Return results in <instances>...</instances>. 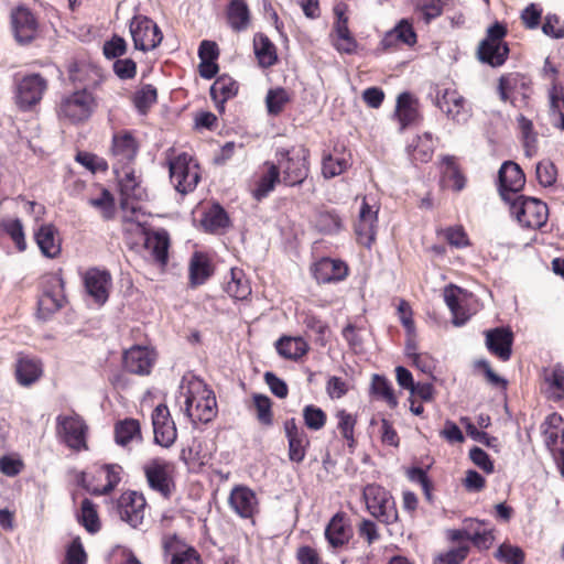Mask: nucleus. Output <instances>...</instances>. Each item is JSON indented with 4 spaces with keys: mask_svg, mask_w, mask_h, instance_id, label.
I'll return each instance as SVG.
<instances>
[{
    "mask_svg": "<svg viewBox=\"0 0 564 564\" xmlns=\"http://www.w3.org/2000/svg\"><path fill=\"white\" fill-rule=\"evenodd\" d=\"M290 100V94L285 88L275 87L269 89L265 96V106L269 116H279Z\"/></svg>",
    "mask_w": 564,
    "mask_h": 564,
    "instance_id": "44",
    "label": "nucleus"
},
{
    "mask_svg": "<svg viewBox=\"0 0 564 564\" xmlns=\"http://www.w3.org/2000/svg\"><path fill=\"white\" fill-rule=\"evenodd\" d=\"M79 521L90 533H95L100 529L97 511L94 503L87 498L82 501Z\"/></svg>",
    "mask_w": 564,
    "mask_h": 564,
    "instance_id": "50",
    "label": "nucleus"
},
{
    "mask_svg": "<svg viewBox=\"0 0 564 564\" xmlns=\"http://www.w3.org/2000/svg\"><path fill=\"white\" fill-rule=\"evenodd\" d=\"M88 204L95 208H98L101 212L102 217L107 220L115 216V198L107 188H102L99 197L89 198Z\"/></svg>",
    "mask_w": 564,
    "mask_h": 564,
    "instance_id": "52",
    "label": "nucleus"
},
{
    "mask_svg": "<svg viewBox=\"0 0 564 564\" xmlns=\"http://www.w3.org/2000/svg\"><path fill=\"white\" fill-rule=\"evenodd\" d=\"M462 289L456 285H448L444 289V301L453 315V324L463 326L468 321V315L462 311L459 293Z\"/></svg>",
    "mask_w": 564,
    "mask_h": 564,
    "instance_id": "40",
    "label": "nucleus"
},
{
    "mask_svg": "<svg viewBox=\"0 0 564 564\" xmlns=\"http://www.w3.org/2000/svg\"><path fill=\"white\" fill-rule=\"evenodd\" d=\"M315 227L324 235H334L340 231L343 223L336 210H321L316 215Z\"/></svg>",
    "mask_w": 564,
    "mask_h": 564,
    "instance_id": "43",
    "label": "nucleus"
},
{
    "mask_svg": "<svg viewBox=\"0 0 564 564\" xmlns=\"http://www.w3.org/2000/svg\"><path fill=\"white\" fill-rule=\"evenodd\" d=\"M230 28L237 32L246 30L250 23V10L245 0H231L227 8Z\"/></svg>",
    "mask_w": 564,
    "mask_h": 564,
    "instance_id": "36",
    "label": "nucleus"
},
{
    "mask_svg": "<svg viewBox=\"0 0 564 564\" xmlns=\"http://www.w3.org/2000/svg\"><path fill=\"white\" fill-rule=\"evenodd\" d=\"M228 502L234 512L243 519H252L259 511L257 495L247 486L234 487Z\"/></svg>",
    "mask_w": 564,
    "mask_h": 564,
    "instance_id": "18",
    "label": "nucleus"
},
{
    "mask_svg": "<svg viewBox=\"0 0 564 564\" xmlns=\"http://www.w3.org/2000/svg\"><path fill=\"white\" fill-rule=\"evenodd\" d=\"M310 151L304 147L293 148L292 150L280 149L275 156L282 181L288 186L301 185L308 175L307 158Z\"/></svg>",
    "mask_w": 564,
    "mask_h": 564,
    "instance_id": "2",
    "label": "nucleus"
},
{
    "mask_svg": "<svg viewBox=\"0 0 564 564\" xmlns=\"http://www.w3.org/2000/svg\"><path fill=\"white\" fill-rule=\"evenodd\" d=\"M542 32L549 37L561 40L564 37V23L558 15L547 13L542 23Z\"/></svg>",
    "mask_w": 564,
    "mask_h": 564,
    "instance_id": "59",
    "label": "nucleus"
},
{
    "mask_svg": "<svg viewBox=\"0 0 564 564\" xmlns=\"http://www.w3.org/2000/svg\"><path fill=\"white\" fill-rule=\"evenodd\" d=\"M176 403L191 423H212L217 413L214 392L198 379L180 387Z\"/></svg>",
    "mask_w": 564,
    "mask_h": 564,
    "instance_id": "1",
    "label": "nucleus"
},
{
    "mask_svg": "<svg viewBox=\"0 0 564 564\" xmlns=\"http://www.w3.org/2000/svg\"><path fill=\"white\" fill-rule=\"evenodd\" d=\"M200 224L205 231L216 234L221 229L229 227L230 219L228 213L219 204H214L203 216Z\"/></svg>",
    "mask_w": 564,
    "mask_h": 564,
    "instance_id": "35",
    "label": "nucleus"
},
{
    "mask_svg": "<svg viewBox=\"0 0 564 564\" xmlns=\"http://www.w3.org/2000/svg\"><path fill=\"white\" fill-rule=\"evenodd\" d=\"M253 48L261 67L268 68L278 62L275 45L265 34L257 33L254 35Z\"/></svg>",
    "mask_w": 564,
    "mask_h": 564,
    "instance_id": "34",
    "label": "nucleus"
},
{
    "mask_svg": "<svg viewBox=\"0 0 564 564\" xmlns=\"http://www.w3.org/2000/svg\"><path fill=\"white\" fill-rule=\"evenodd\" d=\"M56 228L52 224L42 225L34 234L42 254L54 259L61 253V245L55 241Z\"/></svg>",
    "mask_w": 564,
    "mask_h": 564,
    "instance_id": "31",
    "label": "nucleus"
},
{
    "mask_svg": "<svg viewBox=\"0 0 564 564\" xmlns=\"http://www.w3.org/2000/svg\"><path fill=\"white\" fill-rule=\"evenodd\" d=\"M83 280L87 294L96 304L104 305L109 299L112 284L110 272L106 269L90 268L85 272Z\"/></svg>",
    "mask_w": 564,
    "mask_h": 564,
    "instance_id": "13",
    "label": "nucleus"
},
{
    "mask_svg": "<svg viewBox=\"0 0 564 564\" xmlns=\"http://www.w3.org/2000/svg\"><path fill=\"white\" fill-rule=\"evenodd\" d=\"M154 441L163 447H170L176 440V425H153Z\"/></svg>",
    "mask_w": 564,
    "mask_h": 564,
    "instance_id": "62",
    "label": "nucleus"
},
{
    "mask_svg": "<svg viewBox=\"0 0 564 564\" xmlns=\"http://www.w3.org/2000/svg\"><path fill=\"white\" fill-rule=\"evenodd\" d=\"M393 31L400 43L408 46H413L416 44V33L414 31L413 24L408 19L400 20L393 28Z\"/></svg>",
    "mask_w": 564,
    "mask_h": 564,
    "instance_id": "57",
    "label": "nucleus"
},
{
    "mask_svg": "<svg viewBox=\"0 0 564 564\" xmlns=\"http://www.w3.org/2000/svg\"><path fill=\"white\" fill-rule=\"evenodd\" d=\"M155 358L153 351L144 346H133L123 352L122 366L130 373L147 376L151 372Z\"/></svg>",
    "mask_w": 564,
    "mask_h": 564,
    "instance_id": "20",
    "label": "nucleus"
},
{
    "mask_svg": "<svg viewBox=\"0 0 564 564\" xmlns=\"http://www.w3.org/2000/svg\"><path fill=\"white\" fill-rule=\"evenodd\" d=\"M163 549L165 554L172 556L171 564H203L200 555L194 547H180L176 535L165 536Z\"/></svg>",
    "mask_w": 564,
    "mask_h": 564,
    "instance_id": "27",
    "label": "nucleus"
},
{
    "mask_svg": "<svg viewBox=\"0 0 564 564\" xmlns=\"http://www.w3.org/2000/svg\"><path fill=\"white\" fill-rule=\"evenodd\" d=\"M192 163L193 158L186 152L169 160L171 183L183 195L193 192L200 180L197 164Z\"/></svg>",
    "mask_w": 564,
    "mask_h": 564,
    "instance_id": "5",
    "label": "nucleus"
},
{
    "mask_svg": "<svg viewBox=\"0 0 564 564\" xmlns=\"http://www.w3.org/2000/svg\"><path fill=\"white\" fill-rule=\"evenodd\" d=\"M465 104V98L449 88L438 90L435 97V106L458 123L466 122L469 117Z\"/></svg>",
    "mask_w": 564,
    "mask_h": 564,
    "instance_id": "19",
    "label": "nucleus"
},
{
    "mask_svg": "<svg viewBox=\"0 0 564 564\" xmlns=\"http://www.w3.org/2000/svg\"><path fill=\"white\" fill-rule=\"evenodd\" d=\"M112 70L121 80L132 79L137 74V63L130 57H120L115 59Z\"/></svg>",
    "mask_w": 564,
    "mask_h": 564,
    "instance_id": "61",
    "label": "nucleus"
},
{
    "mask_svg": "<svg viewBox=\"0 0 564 564\" xmlns=\"http://www.w3.org/2000/svg\"><path fill=\"white\" fill-rule=\"evenodd\" d=\"M406 154L411 163H427L432 160L434 153L433 135L424 132L416 135L405 148Z\"/></svg>",
    "mask_w": 564,
    "mask_h": 564,
    "instance_id": "28",
    "label": "nucleus"
},
{
    "mask_svg": "<svg viewBox=\"0 0 564 564\" xmlns=\"http://www.w3.org/2000/svg\"><path fill=\"white\" fill-rule=\"evenodd\" d=\"M378 224V209H373L366 198L362 200L358 221L355 224V232L360 245L370 248L376 238Z\"/></svg>",
    "mask_w": 564,
    "mask_h": 564,
    "instance_id": "21",
    "label": "nucleus"
},
{
    "mask_svg": "<svg viewBox=\"0 0 564 564\" xmlns=\"http://www.w3.org/2000/svg\"><path fill=\"white\" fill-rule=\"evenodd\" d=\"M239 84L227 74H223L216 78L210 86L209 94L215 102L218 112L223 113L226 109V102L237 96Z\"/></svg>",
    "mask_w": 564,
    "mask_h": 564,
    "instance_id": "23",
    "label": "nucleus"
},
{
    "mask_svg": "<svg viewBox=\"0 0 564 564\" xmlns=\"http://www.w3.org/2000/svg\"><path fill=\"white\" fill-rule=\"evenodd\" d=\"M536 180L543 187H551L557 178V169L550 160L541 161L535 167Z\"/></svg>",
    "mask_w": 564,
    "mask_h": 564,
    "instance_id": "54",
    "label": "nucleus"
},
{
    "mask_svg": "<svg viewBox=\"0 0 564 564\" xmlns=\"http://www.w3.org/2000/svg\"><path fill=\"white\" fill-rule=\"evenodd\" d=\"M303 324L305 328L316 335L315 340L319 343L322 346L325 345V334L328 330V325L326 322L322 321L318 316L314 314L305 315L303 319Z\"/></svg>",
    "mask_w": 564,
    "mask_h": 564,
    "instance_id": "58",
    "label": "nucleus"
},
{
    "mask_svg": "<svg viewBox=\"0 0 564 564\" xmlns=\"http://www.w3.org/2000/svg\"><path fill=\"white\" fill-rule=\"evenodd\" d=\"M549 384V397L555 401L564 399V368L561 365L554 366L552 371L545 376Z\"/></svg>",
    "mask_w": 564,
    "mask_h": 564,
    "instance_id": "47",
    "label": "nucleus"
},
{
    "mask_svg": "<svg viewBox=\"0 0 564 564\" xmlns=\"http://www.w3.org/2000/svg\"><path fill=\"white\" fill-rule=\"evenodd\" d=\"M47 88V80L39 73H31L15 79L14 100L22 111L37 105Z\"/></svg>",
    "mask_w": 564,
    "mask_h": 564,
    "instance_id": "7",
    "label": "nucleus"
},
{
    "mask_svg": "<svg viewBox=\"0 0 564 564\" xmlns=\"http://www.w3.org/2000/svg\"><path fill=\"white\" fill-rule=\"evenodd\" d=\"M486 348L501 361L510 360L514 334L509 326H499L485 330Z\"/></svg>",
    "mask_w": 564,
    "mask_h": 564,
    "instance_id": "15",
    "label": "nucleus"
},
{
    "mask_svg": "<svg viewBox=\"0 0 564 564\" xmlns=\"http://www.w3.org/2000/svg\"><path fill=\"white\" fill-rule=\"evenodd\" d=\"M510 48L508 43L481 41L477 50L478 59L491 67H500L508 59Z\"/></svg>",
    "mask_w": 564,
    "mask_h": 564,
    "instance_id": "26",
    "label": "nucleus"
},
{
    "mask_svg": "<svg viewBox=\"0 0 564 564\" xmlns=\"http://www.w3.org/2000/svg\"><path fill=\"white\" fill-rule=\"evenodd\" d=\"M144 248L150 251L154 261L165 267L169 261L170 235L165 229L145 231Z\"/></svg>",
    "mask_w": 564,
    "mask_h": 564,
    "instance_id": "24",
    "label": "nucleus"
},
{
    "mask_svg": "<svg viewBox=\"0 0 564 564\" xmlns=\"http://www.w3.org/2000/svg\"><path fill=\"white\" fill-rule=\"evenodd\" d=\"M349 166V161L344 156L326 154L322 161V174L325 178H333L344 173Z\"/></svg>",
    "mask_w": 564,
    "mask_h": 564,
    "instance_id": "48",
    "label": "nucleus"
},
{
    "mask_svg": "<svg viewBox=\"0 0 564 564\" xmlns=\"http://www.w3.org/2000/svg\"><path fill=\"white\" fill-rule=\"evenodd\" d=\"M278 354L290 360H297L307 354L310 346L302 337L282 336L275 343Z\"/></svg>",
    "mask_w": 564,
    "mask_h": 564,
    "instance_id": "32",
    "label": "nucleus"
},
{
    "mask_svg": "<svg viewBox=\"0 0 564 564\" xmlns=\"http://www.w3.org/2000/svg\"><path fill=\"white\" fill-rule=\"evenodd\" d=\"M115 441L119 446L128 447L141 442L140 425H115Z\"/></svg>",
    "mask_w": 564,
    "mask_h": 564,
    "instance_id": "49",
    "label": "nucleus"
},
{
    "mask_svg": "<svg viewBox=\"0 0 564 564\" xmlns=\"http://www.w3.org/2000/svg\"><path fill=\"white\" fill-rule=\"evenodd\" d=\"M3 231L12 239L19 251L26 249L23 225L19 218L9 219L2 223Z\"/></svg>",
    "mask_w": 564,
    "mask_h": 564,
    "instance_id": "51",
    "label": "nucleus"
},
{
    "mask_svg": "<svg viewBox=\"0 0 564 564\" xmlns=\"http://www.w3.org/2000/svg\"><path fill=\"white\" fill-rule=\"evenodd\" d=\"M558 425H547L543 431L544 443L552 456L561 453L564 448V429L560 430Z\"/></svg>",
    "mask_w": 564,
    "mask_h": 564,
    "instance_id": "53",
    "label": "nucleus"
},
{
    "mask_svg": "<svg viewBox=\"0 0 564 564\" xmlns=\"http://www.w3.org/2000/svg\"><path fill=\"white\" fill-rule=\"evenodd\" d=\"M528 80L524 75L520 73H509L500 76L498 84V93L502 101H511L510 95L519 93L528 88Z\"/></svg>",
    "mask_w": 564,
    "mask_h": 564,
    "instance_id": "37",
    "label": "nucleus"
},
{
    "mask_svg": "<svg viewBox=\"0 0 564 564\" xmlns=\"http://www.w3.org/2000/svg\"><path fill=\"white\" fill-rule=\"evenodd\" d=\"M145 499L135 491L124 492L118 500L120 519L137 529L143 523L145 513Z\"/></svg>",
    "mask_w": 564,
    "mask_h": 564,
    "instance_id": "14",
    "label": "nucleus"
},
{
    "mask_svg": "<svg viewBox=\"0 0 564 564\" xmlns=\"http://www.w3.org/2000/svg\"><path fill=\"white\" fill-rule=\"evenodd\" d=\"M325 536L334 547L345 544L349 539V530L344 522V518L336 514L326 527Z\"/></svg>",
    "mask_w": 564,
    "mask_h": 564,
    "instance_id": "41",
    "label": "nucleus"
},
{
    "mask_svg": "<svg viewBox=\"0 0 564 564\" xmlns=\"http://www.w3.org/2000/svg\"><path fill=\"white\" fill-rule=\"evenodd\" d=\"M496 557L508 564H522L524 553L519 546L503 543L498 547Z\"/></svg>",
    "mask_w": 564,
    "mask_h": 564,
    "instance_id": "60",
    "label": "nucleus"
},
{
    "mask_svg": "<svg viewBox=\"0 0 564 564\" xmlns=\"http://www.w3.org/2000/svg\"><path fill=\"white\" fill-rule=\"evenodd\" d=\"M285 434L289 440V457L292 462L300 463L305 457L306 447L310 444L303 425H285Z\"/></svg>",
    "mask_w": 564,
    "mask_h": 564,
    "instance_id": "30",
    "label": "nucleus"
},
{
    "mask_svg": "<svg viewBox=\"0 0 564 564\" xmlns=\"http://www.w3.org/2000/svg\"><path fill=\"white\" fill-rule=\"evenodd\" d=\"M86 427L87 425H57V434L68 447L80 451L86 448Z\"/></svg>",
    "mask_w": 564,
    "mask_h": 564,
    "instance_id": "38",
    "label": "nucleus"
},
{
    "mask_svg": "<svg viewBox=\"0 0 564 564\" xmlns=\"http://www.w3.org/2000/svg\"><path fill=\"white\" fill-rule=\"evenodd\" d=\"M362 497L368 511L386 524H393L398 521V510L391 494L383 487L370 484L364 488Z\"/></svg>",
    "mask_w": 564,
    "mask_h": 564,
    "instance_id": "4",
    "label": "nucleus"
},
{
    "mask_svg": "<svg viewBox=\"0 0 564 564\" xmlns=\"http://www.w3.org/2000/svg\"><path fill=\"white\" fill-rule=\"evenodd\" d=\"M371 392L377 398L382 399L390 408H394L398 404L397 397L391 382L381 375H373L371 382Z\"/></svg>",
    "mask_w": 564,
    "mask_h": 564,
    "instance_id": "45",
    "label": "nucleus"
},
{
    "mask_svg": "<svg viewBox=\"0 0 564 564\" xmlns=\"http://www.w3.org/2000/svg\"><path fill=\"white\" fill-rule=\"evenodd\" d=\"M213 267L209 259L200 253L195 252L189 261V282L192 286L204 284L213 275Z\"/></svg>",
    "mask_w": 564,
    "mask_h": 564,
    "instance_id": "33",
    "label": "nucleus"
},
{
    "mask_svg": "<svg viewBox=\"0 0 564 564\" xmlns=\"http://www.w3.org/2000/svg\"><path fill=\"white\" fill-rule=\"evenodd\" d=\"M542 9L536 3H530L521 12V20L529 30L536 29L541 23Z\"/></svg>",
    "mask_w": 564,
    "mask_h": 564,
    "instance_id": "63",
    "label": "nucleus"
},
{
    "mask_svg": "<svg viewBox=\"0 0 564 564\" xmlns=\"http://www.w3.org/2000/svg\"><path fill=\"white\" fill-rule=\"evenodd\" d=\"M64 301V280L61 274L51 273L45 275L43 293L37 301L39 317L44 321L48 319L63 307Z\"/></svg>",
    "mask_w": 564,
    "mask_h": 564,
    "instance_id": "8",
    "label": "nucleus"
},
{
    "mask_svg": "<svg viewBox=\"0 0 564 564\" xmlns=\"http://www.w3.org/2000/svg\"><path fill=\"white\" fill-rule=\"evenodd\" d=\"M394 115L400 123L401 130L417 122L420 119L417 100L411 93L403 91L398 96Z\"/></svg>",
    "mask_w": 564,
    "mask_h": 564,
    "instance_id": "29",
    "label": "nucleus"
},
{
    "mask_svg": "<svg viewBox=\"0 0 564 564\" xmlns=\"http://www.w3.org/2000/svg\"><path fill=\"white\" fill-rule=\"evenodd\" d=\"M156 100L158 90L151 84L143 85L134 93L132 97L133 105L140 115H145L150 107L156 102Z\"/></svg>",
    "mask_w": 564,
    "mask_h": 564,
    "instance_id": "46",
    "label": "nucleus"
},
{
    "mask_svg": "<svg viewBox=\"0 0 564 564\" xmlns=\"http://www.w3.org/2000/svg\"><path fill=\"white\" fill-rule=\"evenodd\" d=\"M127 50L128 44L126 40L118 34H113L109 40L105 41L102 46V53L107 59L120 58L127 53Z\"/></svg>",
    "mask_w": 564,
    "mask_h": 564,
    "instance_id": "56",
    "label": "nucleus"
},
{
    "mask_svg": "<svg viewBox=\"0 0 564 564\" xmlns=\"http://www.w3.org/2000/svg\"><path fill=\"white\" fill-rule=\"evenodd\" d=\"M138 153V144L134 137L130 132L123 134H115L112 138L111 154L115 159L112 164L113 173L120 176V171L135 159Z\"/></svg>",
    "mask_w": 564,
    "mask_h": 564,
    "instance_id": "16",
    "label": "nucleus"
},
{
    "mask_svg": "<svg viewBox=\"0 0 564 564\" xmlns=\"http://www.w3.org/2000/svg\"><path fill=\"white\" fill-rule=\"evenodd\" d=\"M95 107V98L90 91L87 89L76 90L62 98L57 115L70 123H78L89 119Z\"/></svg>",
    "mask_w": 564,
    "mask_h": 564,
    "instance_id": "6",
    "label": "nucleus"
},
{
    "mask_svg": "<svg viewBox=\"0 0 564 564\" xmlns=\"http://www.w3.org/2000/svg\"><path fill=\"white\" fill-rule=\"evenodd\" d=\"M11 25L15 41L26 45L34 41L39 34V22L28 7L21 4L11 11Z\"/></svg>",
    "mask_w": 564,
    "mask_h": 564,
    "instance_id": "12",
    "label": "nucleus"
},
{
    "mask_svg": "<svg viewBox=\"0 0 564 564\" xmlns=\"http://www.w3.org/2000/svg\"><path fill=\"white\" fill-rule=\"evenodd\" d=\"M267 164L269 165L268 172L259 178L252 191L253 198L259 202L265 198L280 182V167L274 163L267 162Z\"/></svg>",
    "mask_w": 564,
    "mask_h": 564,
    "instance_id": "39",
    "label": "nucleus"
},
{
    "mask_svg": "<svg viewBox=\"0 0 564 564\" xmlns=\"http://www.w3.org/2000/svg\"><path fill=\"white\" fill-rule=\"evenodd\" d=\"M134 48L149 52L158 47L163 34L155 22L145 15H134L129 25Z\"/></svg>",
    "mask_w": 564,
    "mask_h": 564,
    "instance_id": "9",
    "label": "nucleus"
},
{
    "mask_svg": "<svg viewBox=\"0 0 564 564\" xmlns=\"http://www.w3.org/2000/svg\"><path fill=\"white\" fill-rule=\"evenodd\" d=\"M469 553L467 545H458L435 555L433 564H462Z\"/></svg>",
    "mask_w": 564,
    "mask_h": 564,
    "instance_id": "55",
    "label": "nucleus"
},
{
    "mask_svg": "<svg viewBox=\"0 0 564 564\" xmlns=\"http://www.w3.org/2000/svg\"><path fill=\"white\" fill-rule=\"evenodd\" d=\"M469 458L486 474H492L495 470L494 463L489 455L480 447H473L469 451Z\"/></svg>",
    "mask_w": 564,
    "mask_h": 564,
    "instance_id": "64",
    "label": "nucleus"
},
{
    "mask_svg": "<svg viewBox=\"0 0 564 564\" xmlns=\"http://www.w3.org/2000/svg\"><path fill=\"white\" fill-rule=\"evenodd\" d=\"M512 217L525 228L540 229L549 218L547 205L539 198L520 195L508 203Z\"/></svg>",
    "mask_w": 564,
    "mask_h": 564,
    "instance_id": "3",
    "label": "nucleus"
},
{
    "mask_svg": "<svg viewBox=\"0 0 564 564\" xmlns=\"http://www.w3.org/2000/svg\"><path fill=\"white\" fill-rule=\"evenodd\" d=\"M525 184V175L513 161H505L498 172V189L501 198L508 204L512 202Z\"/></svg>",
    "mask_w": 564,
    "mask_h": 564,
    "instance_id": "11",
    "label": "nucleus"
},
{
    "mask_svg": "<svg viewBox=\"0 0 564 564\" xmlns=\"http://www.w3.org/2000/svg\"><path fill=\"white\" fill-rule=\"evenodd\" d=\"M230 274L231 280L226 284V292L236 300H246L251 294V286L242 270L231 269Z\"/></svg>",
    "mask_w": 564,
    "mask_h": 564,
    "instance_id": "42",
    "label": "nucleus"
},
{
    "mask_svg": "<svg viewBox=\"0 0 564 564\" xmlns=\"http://www.w3.org/2000/svg\"><path fill=\"white\" fill-rule=\"evenodd\" d=\"M42 372V362L39 358L19 355L15 364V378L21 386L29 387L33 384L40 379Z\"/></svg>",
    "mask_w": 564,
    "mask_h": 564,
    "instance_id": "25",
    "label": "nucleus"
},
{
    "mask_svg": "<svg viewBox=\"0 0 564 564\" xmlns=\"http://www.w3.org/2000/svg\"><path fill=\"white\" fill-rule=\"evenodd\" d=\"M174 465L163 459H153L144 466V474L152 490L164 498H170L174 491Z\"/></svg>",
    "mask_w": 564,
    "mask_h": 564,
    "instance_id": "10",
    "label": "nucleus"
},
{
    "mask_svg": "<svg viewBox=\"0 0 564 564\" xmlns=\"http://www.w3.org/2000/svg\"><path fill=\"white\" fill-rule=\"evenodd\" d=\"M117 177L119 178L121 208L134 210L132 203L143 200L147 197L145 189L130 167L121 170L120 176Z\"/></svg>",
    "mask_w": 564,
    "mask_h": 564,
    "instance_id": "17",
    "label": "nucleus"
},
{
    "mask_svg": "<svg viewBox=\"0 0 564 564\" xmlns=\"http://www.w3.org/2000/svg\"><path fill=\"white\" fill-rule=\"evenodd\" d=\"M312 273L317 283H337L346 279L348 267L339 259L324 257L313 264Z\"/></svg>",
    "mask_w": 564,
    "mask_h": 564,
    "instance_id": "22",
    "label": "nucleus"
}]
</instances>
